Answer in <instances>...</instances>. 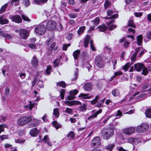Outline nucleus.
<instances>
[{"mask_svg":"<svg viewBox=\"0 0 151 151\" xmlns=\"http://www.w3.org/2000/svg\"><path fill=\"white\" fill-rule=\"evenodd\" d=\"M68 15L70 18H75L77 17L78 14L74 13H73L69 14Z\"/></svg>","mask_w":151,"mask_h":151,"instance_id":"nucleus-47","label":"nucleus"},{"mask_svg":"<svg viewBox=\"0 0 151 151\" xmlns=\"http://www.w3.org/2000/svg\"><path fill=\"white\" fill-rule=\"evenodd\" d=\"M91 22H93L95 25H97L100 22L99 18L98 17H96Z\"/></svg>","mask_w":151,"mask_h":151,"instance_id":"nucleus-43","label":"nucleus"},{"mask_svg":"<svg viewBox=\"0 0 151 151\" xmlns=\"http://www.w3.org/2000/svg\"><path fill=\"white\" fill-rule=\"evenodd\" d=\"M146 37L147 39L151 40V31L147 32L146 34Z\"/></svg>","mask_w":151,"mask_h":151,"instance_id":"nucleus-63","label":"nucleus"},{"mask_svg":"<svg viewBox=\"0 0 151 151\" xmlns=\"http://www.w3.org/2000/svg\"><path fill=\"white\" fill-rule=\"evenodd\" d=\"M25 141V139H15V142L16 143H24Z\"/></svg>","mask_w":151,"mask_h":151,"instance_id":"nucleus-55","label":"nucleus"},{"mask_svg":"<svg viewBox=\"0 0 151 151\" xmlns=\"http://www.w3.org/2000/svg\"><path fill=\"white\" fill-rule=\"evenodd\" d=\"M75 136V134L74 132L71 131L68 134L67 137H70L71 138H73Z\"/></svg>","mask_w":151,"mask_h":151,"instance_id":"nucleus-41","label":"nucleus"},{"mask_svg":"<svg viewBox=\"0 0 151 151\" xmlns=\"http://www.w3.org/2000/svg\"><path fill=\"white\" fill-rule=\"evenodd\" d=\"M147 97V94L143 93L139 95L136 97V100L137 102L141 101Z\"/></svg>","mask_w":151,"mask_h":151,"instance_id":"nucleus-14","label":"nucleus"},{"mask_svg":"<svg viewBox=\"0 0 151 151\" xmlns=\"http://www.w3.org/2000/svg\"><path fill=\"white\" fill-rule=\"evenodd\" d=\"M7 6V4L6 3L3 5L0 9V14L4 13Z\"/></svg>","mask_w":151,"mask_h":151,"instance_id":"nucleus-33","label":"nucleus"},{"mask_svg":"<svg viewBox=\"0 0 151 151\" xmlns=\"http://www.w3.org/2000/svg\"><path fill=\"white\" fill-rule=\"evenodd\" d=\"M57 86H59L63 88H65L66 86V84L65 82L63 81H59L57 83Z\"/></svg>","mask_w":151,"mask_h":151,"instance_id":"nucleus-29","label":"nucleus"},{"mask_svg":"<svg viewBox=\"0 0 151 151\" xmlns=\"http://www.w3.org/2000/svg\"><path fill=\"white\" fill-rule=\"evenodd\" d=\"M65 104L68 106L73 105V101H69L68 100L66 101L65 102Z\"/></svg>","mask_w":151,"mask_h":151,"instance_id":"nucleus-52","label":"nucleus"},{"mask_svg":"<svg viewBox=\"0 0 151 151\" xmlns=\"http://www.w3.org/2000/svg\"><path fill=\"white\" fill-rule=\"evenodd\" d=\"M6 127V125L4 124H0V134L4 131V128Z\"/></svg>","mask_w":151,"mask_h":151,"instance_id":"nucleus-50","label":"nucleus"},{"mask_svg":"<svg viewBox=\"0 0 151 151\" xmlns=\"http://www.w3.org/2000/svg\"><path fill=\"white\" fill-rule=\"evenodd\" d=\"M99 32H104L106 31L107 29V27L104 24H102L99 26L97 28Z\"/></svg>","mask_w":151,"mask_h":151,"instance_id":"nucleus-21","label":"nucleus"},{"mask_svg":"<svg viewBox=\"0 0 151 151\" xmlns=\"http://www.w3.org/2000/svg\"><path fill=\"white\" fill-rule=\"evenodd\" d=\"M101 137L104 139L108 140L114 134L113 128L110 127L103 128L101 131Z\"/></svg>","mask_w":151,"mask_h":151,"instance_id":"nucleus-1","label":"nucleus"},{"mask_svg":"<svg viewBox=\"0 0 151 151\" xmlns=\"http://www.w3.org/2000/svg\"><path fill=\"white\" fill-rule=\"evenodd\" d=\"M80 53L81 51L79 50H76L73 52V55L75 60H77Z\"/></svg>","mask_w":151,"mask_h":151,"instance_id":"nucleus-22","label":"nucleus"},{"mask_svg":"<svg viewBox=\"0 0 151 151\" xmlns=\"http://www.w3.org/2000/svg\"><path fill=\"white\" fill-rule=\"evenodd\" d=\"M78 75V72H75L74 74L73 77L71 79L72 81H74L76 80Z\"/></svg>","mask_w":151,"mask_h":151,"instance_id":"nucleus-49","label":"nucleus"},{"mask_svg":"<svg viewBox=\"0 0 151 151\" xmlns=\"http://www.w3.org/2000/svg\"><path fill=\"white\" fill-rule=\"evenodd\" d=\"M137 43L138 46H142V45L143 37L142 34L137 36Z\"/></svg>","mask_w":151,"mask_h":151,"instance_id":"nucleus-16","label":"nucleus"},{"mask_svg":"<svg viewBox=\"0 0 151 151\" xmlns=\"http://www.w3.org/2000/svg\"><path fill=\"white\" fill-rule=\"evenodd\" d=\"M28 46L29 47L33 49H36L37 47L33 43H30L28 45Z\"/></svg>","mask_w":151,"mask_h":151,"instance_id":"nucleus-59","label":"nucleus"},{"mask_svg":"<svg viewBox=\"0 0 151 151\" xmlns=\"http://www.w3.org/2000/svg\"><path fill=\"white\" fill-rule=\"evenodd\" d=\"M0 35H2L4 38H7L9 39H10L12 38V37L10 35L4 33L3 31H1L0 30Z\"/></svg>","mask_w":151,"mask_h":151,"instance_id":"nucleus-20","label":"nucleus"},{"mask_svg":"<svg viewBox=\"0 0 151 151\" xmlns=\"http://www.w3.org/2000/svg\"><path fill=\"white\" fill-rule=\"evenodd\" d=\"M12 21L17 23H20L22 22L20 16L18 14L12 16L10 18Z\"/></svg>","mask_w":151,"mask_h":151,"instance_id":"nucleus-9","label":"nucleus"},{"mask_svg":"<svg viewBox=\"0 0 151 151\" xmlns=\"http://www.w3.org/2000/svg\"><path fill=\"white\" fill-rule=\"evenodd\" d=\"M52 70L51 65L48 66L45 70L46 74V75H49L50 74Z\"/></svg>","mask_w":151,"mask_h":151,"instance_id":"nucleus-34","label":"nucleus"},{"mask_svg":"<svg viewBox=\"0 0 151 151\" xmlns=\"http://www.w3.org/2000/svg\"><path fill=\"white\" fill-rule=\"evenodd\" d=\"M29 31L26 29H21L19 36L21 39L26 40L29 35Z\"/></svg>","mask_w":151,"mask_h":151,"instance_id":"nucleus-7","label":"nucleus"},{"mask_svg":"<svg viewBox=\"0 0 151 151\" xmlns=\"http://www.w3.org/2000/svg\"><path fill=\"white\" fill-rule=\"evenodd\" d=\"M86 29V27L85 26H82L80 27L79 29L77 31V33L78 35H81L84 33V31Z\"/></svg>","mask_w":151,"mask_h":151,"instance_id":"nucleus-25","label":"nucleus"},{"mask_svg":"<svg viewBox=\"0 0 151 151\" xmlns=\"http://www.w3.org/2000/svg\"><path fill=\"white\" fill-rule=\"evenodd\" d=\"M65 112L70 114L72 115L73 114V109H72L68 107H66Z\"/></svg>","mask_w":151,"mask_h":151,"instance_id":"nucleus-42","label":"nucleus"},{"mask_svg":"<svg viewBox=\"0 0 151 151\" xmlns=\"http://www.w3.org/2000/svg\"><path fill=\"white\" fill-rule=\"evenodd\" d=\"M31 121L32 122L31 123L30 125L32 127H36L39 124V121L37 119H33Z\"/></svg>","mask_w":151,"mask_h":151,"instance_id":"nucleus-26","label":"nucleus"},{"mask_svg":"<svg viewBox=\"0 0 151 151\" xmlns=\"http://www.w3.org/2000/svg\"><path fill=\"white\" fill-rule=\"evenodd\" d=\"M90 44L92 50L93 51H95L96 49L93 45V41L92 40H91L90 41Z\"/></svg>","mask_w":151,"mask_h":151,"instance_id":"nucleus-53","label":"nucleus"},{"mask_svg":"<svg viewBox=\"0 0 151 151\" xmlns=\"http://www.w3.org/2000/svg\"><path fill=\"white\" fill-rule=\"evenodd\" d=\"M99 98V95H96L94 99H93V100L91 101V104L92 105L95 104L98 101V99Z\"/></svg>","mask_w":151,"mask_h":151,"instance_id":"nucleus-32","label":"nucleus"},{"mask_svg":"<svg viewBox=\"0 0 151 151\" xmlns=\"http://www.w3.org/2000/svg\"><path fill=\"white\" fill-rule=\"evenodd\" d=\"M9 20L6 19H3L2 17H0V24L1 25L7 24L9 23Z\"/></svg>","mask_w":151,"mask_h":151,"instance_id":"nucleus-28","label":"nucleus"},{"mask_svg":"<svg viewBox=\"0 0 151 151\" xmlns=\"http://www.w3.org/2000/svg\"><path fill=\"white\" fill-rule=\"evenodd\" d=\"M37 77H35L34 78L33 81H32V87H34L37 81Z\"/></svg>","mask_w":151,"mask_h":151,"instance_id":"nucleus-60","label":"nucleus"},{"mask_svg":"<svg viewBox=\"0 0 151 151\" xmlns=\"http://www.w3.org/2000/svg\"><path fill=\"white\" fill-rule=\"evenodd\" d=\"M118 17V15L117 14H114L111 16L110 17H105L104 18L105 19H116Z\"/></svg>","mask_w":151,"mask_h":151,"instance_id":"nucleus-39","label":"nucleus"},{"mask_svg":"<svg viewBox=\"0 0 151 151\" xmlns=\"http://www.w3.org/2000/svg\"><path fill=\"white\" fill-rule=\"evenodd\" d=\"M115 146V145L114 143L109 144V145L107 146L106 149L110 151H112V149Z\"/></svg>","mask_w":151,"mask_h":151,"instance_id":"nucleus-40","label":"nucleus"},{"mask_svg":"<svg viewBox=\"0 0 151 151\" xmlns=\"http://www.w3.org/2000/svg\"><path fill=\"white\" fill-rule=\"evenodd\" d=\"M135 16L137 17H140L142 15V14L141 12H135L134 13Z\"/></svg>","mask_w":151,"mask_h":151,"instance_id":"nucleus-64","label":"nucleus"},{"mask_svg":"<svg viewBox=\"0 0 151 151\" xmlns=\"http://www.w3.org/2000/svg\"><path fill=\"white\" fill-rule=\"evenodd\" d=\"M92 85L91 83H87L84 85V88L86 91H90L92 89Z\"/></svg>","mask_w":151,"mask_h":151,"instance_id":"nucleus-17","label":"nucleus"},{"mask_svg":"<svg viewBox=\"0 0 151 151\" xmlns=\"http://www.w3.org/2000/svg\"><path fill=\"white\" fill-rule=\"evenodd\" d=\"M42 140H43L45 143L47 144L49 146H52V143L50 142V139L47 135L45 136Z\"/></svg>","mask_w":151,"mask_h":151,"instance_id":"nucleus-19","label":"nucleus"},{"mask_svg":"<svg viewBox=\"0 0 151 151\" xmlns=\"http://www.w3.org/2000/svg\"><path fill=\"white\" fill-rule=\"evenodd\" d=\"M39 133V131L37 130V127H35L29 131L30 135L33 137L36 136Z\"/></svg>","mask_w":151,"mask_h":151,"instance_id":"nucleus-15","label":"nucleus"},{"mask_svg":"<svg viewBox=\"0 0 151 151\" xmlns=\"http://www.w3.org/2000/svg\"><path fill=\"white\" fill-rule=\"evenodd\" d=\"M32 117L31 116H24L20 117L17 121L18 124L21 125H25L31 122Z\"/></svg>","mask_w":151,"mask_h":151,"instance_id":"nucleus-2","label":"nucleus"},{"mask_svg":"<svg viewBox=\"0 0 151 151\" xmlns=\"http://www.w3.org/2000/svg\"><path fill=\"white\" fill-rule=\"evenodd\" d=\"M135 131V127H130L124 129L123 131V132L127 135H130L134 133Z\"/></svg>","mask_w":151,"mask_h":151,"instance_id":"nucleus-11","label":"nucleus"},{"mask_svg":"<svg viewBox=\"0 0 151 151\" xmlns=\"http://www.w3.org/2000/svg\"><path fill=\"white\" fill-rule=\"evenodd\" d=\"M56 26V23L55 22L50 20L48 21L45 27L48 30L51 31L54 29Z\"/></svg>","mask_w":151,"mask_h":151,"instance_id":"nucleus-5","label":"nucleus"},{"mask_svg":"<svg viewBox=\"0 0 151 151\" xmlns=\"http://www.w3.org/2000/svg\"><path fill=\"white\" fill-rule=\"evenodd\" d=\"M56 43L55 42H53L50 45L49 48L54 51L58 49V47L57 46H56Z\"/></svg>","mask_w":151,"mask_h":151,"instance_id":"nucleus-24","label":"nucleus"},{"mask_svg":"<svg viewBox=\"0 0 151 151\" xmlns=\"http://www.w3.org/2000/svg\"><path fill=\"white\" fill-rule=\"evenodd\" d=\"M65 93V90L63 89H61V92H60V96L61 99L63 100L64 97V95Z\"/></svg>","mask_w":151,"mask_h":151,"instance_id":"nucleus-48","label":"nucleus"},{"mask_svg":"<svg viewBox=\"0 0 151 151\" xmlns=\"http://www.w3.org/2000/svg\"><path fill=\"white\" fill-rule=\"evenodd\" d=\"M95 63L96 66L99 68L101 69L104 68L105 65V62L101 56L97 55L95 59Z\"/></svg>","mask_w":151,"mask_h":151,"instance_id":"nucleus-3","label":"nucleus"},{"mask_svg":"<svg viewBox=\"0 0 151 151\" xmlns=\"http://www.w3.org/2000/svg\"><path fill=\"white\" fill-rule=\"evenodd\" d=\"M145 114L147 117L151 119V108H148L146 110Z\"/></svg>","mask_w":151,"mask_h":151,"instance_id":"nucleus-27","label":"nucleus"},{"mask_svg":"<svg viewBox=\"0 0 151 151\" xmlns=\"http://www.w3.org/2000/svg\"><path fill=\"white\" fill-rule=\"evenodd\" d=\"M53 114L57 117H58L59 116V113L58 109V108L53 109Z\"/></svg>","mask_w":151,"mask_h":151,"instance_id":"nucleus-44","label":"nucleus"},{"mask_svg":"<svg viewBox=\"0 0 151 151\" xmlns=\"http://www.w3.org/2000/svg\"><path fill=\"white\" fill-rule=\"evenodd\" d=\"M103 85V83L101 81L97 82L96 84V86L98 88H101Z\"/></svg>","mask_w":151,"mask_h":151,"instance_id":"nucleus-62","label":"nucleus"},{"mask_svg":"<svg viewBox=\"0 0 151 151\" xmlns=\"http://www.w3.org/2000/svg\"><path fill=\"white\" fill-rule=\"evenodd\" d=\"M37 85L40 88H43L44 85L43 84L42 81H40V79L37 80Z\"/></svg>","mask_w":151,"mask_h":151,"instance_id":"nucleus-45","label":"nucleus"},{"mask_svg":"<svg viewBox=\"0 0 151 151\" xmlns=\"http://www.w3.org/2000/svg\"><path fill=\"white\" fill-rule=\"evenodd\" d=\"M52 124L53 127H55L56 129H58L62 127V125L58 123L56 120L53 121L52 122Z\"/></svg>","mask_w":151,"mask_h":151,"instance_id":"nucleus-23","label":"nucleus"},{"mask_svg":"<svg viewBox=\"0 0 151 151\" xmlns=\"http://www.w3.org/2000/svg\"><path fill=\"white\" fill-rule=\"evenodd\" d=\"M57 29L58 31H62L63 29V27L60 23H59L58 25Z\"/></svg>","mask_w":151,"mask_h":151,"instance_id":"nucleus-61","label":"nucleus"},{"mask_svg":"<svg viewBox=\"0 0 151 151\" xmlns=\"http://www.w3.org/2000/svg\"><path fill=\"white\" fill-rule=\"evenodd\" d=\"M73 35L72 33H68L66 36V38L69 40H71L73 38Z\"/></svg>","mask_w":151,"mask_h":151,"instance_id":"nucleus-56","label":"nucleus"},{"mask_svg":"<svg viewBox=\"0 0 151 151\" xmlns=\"http://www.w3.org/2000/svg\"><path fill=\"white\" fill-rule=\"evenodd\" d=\"M46 29L44 25H41L36 27L35 29V32L39 35H42L45 32Z\"/></svg>","mask_w":151,"mask_h":151,"instance_id":"nucleus-4","label":"nucleus"},{"mask_svg":"<svg viewBox=\"0 0 151 151\" xmlns=\"http://www.w3.org/2000/svg\"><path fill=\"white\" fill-rule=\"evenodd\" d=\"M148 73L147 68L145 67H144L142 68V74L144 76H146L147 75Z\"/></svg>","mask_w":151,"mask_h":151,"instance_id":"nucleus-46","label":"nucleus"},{"mask_svg":"<svg viewBox=\"0 0 151 151\" xmlns=\"http://www.w3.org/2000/svg\"><path fill=\"white\" fill-rule=\"evenodd\" d=\"M111 4V3L108 0L105 1L104 4V6L105 9H107L109 6H110Z\"/></svg>","mask_w":151,"mask_h":151,"instance_id":"nucleus-35","label":"nucleus"},{"mask_svg":"<svg viewBox=\"0 0 151 151\" xmlns=\"http://www.w3.org/2000/svg\"><path fill=\"white\" fill-rule=\"evenodd\" d=\"M134 69L137 71H140L144 67V65L142 63H137L134 65Z\"/></svg>","mask_w":151,"mask_h":151,"instance_id":"nucleus-13","label":"nucleus"},{"mask_svg":"<svg viewBox=\"0 0 151 151\" xmlns=\"http://www.w3.org/2000/svg\"><path fill=\"white\" fill-rule=\"evenodd\" d=\"M89 94H85L83 93H81L79 96V97H82L83 99H90V96H88Z\"/></svg>","mask_w":151,"mask_h":151,"instance_id":"nucleus-31","label":"nucleus"},{"mask_svg":"<svg viewBox=\"0 0 151 151\" xmlns=\"http://www.w3.org/2000/svg\"><path fill=\"white\" fill-rule=\"evenodd\" d=\"M79 109V111L81 112L85 111L87 110V108L85 104H83V105L80 106Z\"/></svg>","mask_w":151,"mask_h":151,"instance_id":"nucleus-38","label":"nucleus"},{"mask_svg":"<svg viewBox=\"0 0 151 151\" xmlns=\"http://www.w3.org/2000/svg\"><path fill=\"white\" fill-rule=\"evenodd\" d=\"M29 105H26L25 106V107L26 108H27L28 107H29V109L30 110H32V109L35 106L34 104H32L31 101H29Z\"/></svg>","mask_w":151,"mask_h":151,"instance_id":"nucleus-51","label":"nucleus"},{"mask_svg":"<svg viewBox=\"0 0 151 151\" xmlns=\"http://www.w3.org/2000/svg\"><path fill=\"white\" fill-rule=\"evenodd\" d=\"M31 63L33 67L34 68H36L38 65V59L35 55H34L33 57Z\"/></svg>","mask_w":151,"mask_h":151,"instance_id":"nucleus-12","label":"nucleus"},{"mask_svg":"<svg viewBox=\"0 0 151 151\" xmlns=\"http://www.w3.org/2000/svg\"><path fill=\"white\" fill-rule=\"evenodd\" d=\"M102 111V109H99L98 111L94 113L93 115L90 116L87 119V120L91 121L93 119L97 118V116L99 114L101 113Z\"/></svg>","mask_w":151,"mask_h":151,"instance_id":"nucleus-10","label":"nucleus"},{"mask_svg":"<svg viewBox=\"0 0 151 151\" xmlns=\"http://www.w3.org/2000/svg\"><path fill=\"white\" fill-rule=\"evenodd\" d=\"M137 55L134 53L132 55V56L131 58V60L132 62H133L135 61L136 60V57Z\"/></svg>","mask_w":151,"mask_h":151,"instance_id":"nucleus-58","label":"nucleus"},{"mask_svg":"<svg viewBox=\"0 0 151 151\" xmlns=\"http://www.w3.org/2000/svg\"><path fill=\"white\" fill-rule=\"evenodd\" d=\"M131 64L130 62H128L126 63L123 67V69L125 71H127L128 68L131 66Z\"/></svg>","mask_w":151,"mask_h":151,"instance_id":"nucleus-36","label":"nucleus"},{"mask_svg":"<svg viewBox=\"0 0 151 151\" xmlns=\"http://www.w3.org/2000/svg\"><path fill=\"white\" fill-rule=\"evenodd\" d=\"M92 145L95 147H98L100 145V139L99 137H95L91 142Z\"/></svg>","mask_w":151,"mask_h":151,"instance_id":"nucleus-8","label":"nucleus"},{"mask_svg":"<svg viewBox=\"0 0 151 151\" xmlns=\"http://www.w3.org/2000/svg\"><path fill=\"white\" fill-rule=\"evenodd\" d=\"M127 26L129 27H131L134 28H136V25L134 24L133 19H130L128 21Z\"/></svg>","mask_w":151,"mask_h":151,"instance_id":"nucleus-30","label":"nucleus"},{"mask_svg":"<svg viewBox=\"0 0 151 151\" xmlns=\"http://www.w3.org/2000/svg\"><path fill=\"white\" fill-rule=\"evenodd\" d=\"M5 95L6 96L8 95L10 93V90L9 88L7 86L5 89Z\"/></svg>","mask_w":151,"mask_h":151,"instance_id":"nucleus-57","label":"nucleus"},{"mask_svg":"<svg viewBox=\"0 0 151 151\" xmlns=\"http://www.w3.org/2000/svg\"><path fill=\"white\" fill-rule=\"evenodd\" d=\"M21 17L22 18V19L24 21H30L31 20L28 17L24 14H22L21 15Z\"/></svg>","mask_w":151,"mask_h":151,"instance_id":"nucleus-54","label":"nucleus"},{"mask_svg":"<svg viewBox=\"0 0 151 151\" xmlns=\"http://www.w3.org/2000/svg\"><path fill=\"white\" fill-rule=\"evenodd\" d=\"M149 126L147 124L142 123L137 126L136 129V131L139 133H142L148 129Z\"/></svg>","mask_w":151,"mask_h":151,"instance_id":"nucleus-6","label":"nucleus"},{"mask_svg":"<svg viewBox=\"0 0 151 151\" xmlns=\"http://www.w3.org/2000/svg\"><path fill=\"white\" fill-rule=\"evenodd\" d=\"M78 91L76 89L72 90L69 92V94L70 96H75L78 93Z\"/></svg>","mask_w":151,"mask_h":151,"instance_id":"nucleus-37","label":"nucleus"},{"mask_svg":"<svg viewBox=\"0 0 151 151\" xmlns=\"http://www.w3.org/2000/svg\"><path fill=\"white\" fill-rule=\"evenodd\" d=\"M112 94L114 97L119 96H120V91L117 89L114 88L112 91Z\"/></svg>","mask_w":151,"mask_h":151,"instance_id":"nucleus-18","label":"nucleus"}]
</instances>
